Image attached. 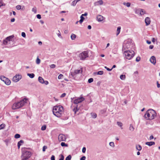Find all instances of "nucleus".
Returning <instances> with one entry per match:
<instances>
[{"instance_id":"nucleus-1","label":"nucleus","mask_w":160,"mask_h":160,"mask_svg":"<svg viewBox=\"0 0 160 160\" xmlns=\"http://www.w3.org/2000/svg\"><path fill=\"white\" fill-rule=\"evenodd\" d=\"M156 115L157 113L155 110L150 109L146 112L144 117L147 120H152L155 118Z\"/></svg>"},{"instance_id":"nucleus-2","label":"nucleus","mask_w":160,"mask_h":160,"mask_svg":"<svg viewBox=\"0 0 160 160\" xmlns=\"http://www.w3.org/2000/svg\"><path fill=\"white\" fill-rule=\"evenodd\" d=\"M52 112L53 114L57 117H60L63 112V108L61 105L56 106L53 107Z\"/></svg>"},{"instance_id":"nucleus-3","label":"nucleus","mask_w":160,"mask_h":160,"mask_svg":"<svg viewBox=\"0 0 160 160\" xmlns=\"http://www.w3.org/2000/svg\"><path fill=\"white\" fill-rule=\"evenodd\" d=\"M28 102V99L24 98L19 102L14 103L12 106V108L13 109H16L21 108L27 103Z\"/></svg>"},{"instance_id":"nucleus-4","label":"nucleus","mask_w":160,"mask_h":160,"mask_svg":"<svg viewBox=\"0 0 160 160\" xmlns=\"http://www.w3.org/2000/svg\"><path fill=\"white\" fill-rule=\"evenodd\" d=\"M125 58L128 60L131 59L134 56V52L133 51H126L124 52Z\"/></svg>"},{"instance_id":"nucleus-5","label":"nucleus","mask_w":160,"mask_h":160,"mask_svg":"<svg viewBox=\"0 0 160 160\" xmlns=\"http://www.w3.org/2000/svg\"><path fill=\"white\" fill-rule=\"evenodd\" d=\"M82 72V69L75 70H74L73 72H70L69 74V77L70 78L75 79L76 76L80 73H81Z\"/></svg>"},{"instance_id":"nucleus-6","label":"nucleus","mask_w":160,"mask_h":160,"mask_svg":"<svg viewBox=\"0 0 160 160\" xmlns=\"http://www.w3.org/2000/svg\"><path fill=\"white\" fill-rule=\"evenodd\" d=\"M78 57L80 60H85L88 57V51H84L83 52L79 54Z\"/></svg>"},{"instance_id":"nucleus-7","label":"nucleus","mask_w":160,"mask_h":160,"mask_svg":"<svg viewBox=\"0 0 160 160\" xmlns=\"http://www.w3.org/2000/svg\"><path fill=\"white\" fill-rule=\"evenodd\" d=\"M0 79L7 85H9L11 83L10 80L8 78H6L4 76H0Z\"/></svg>"},{"instance_id":"nucleus-8","label":"nucleus","mask_w":160,"mask_h":160,"mask_svg":"<svg viewBox=\"0 0 160 160\" xmlns=\"http://www.w3.org/2000/svg\"><path fill=\"white\" fill-rule=\"evenodd\" d=\"M67 139L66 135L62 134H60L58 136V139L59 142L65 141Z\"/></svg>"},{"instance_id":"nucleus-9","label":"nucleus","mask_w":160,"mask_h":160,"mask_svg":"<svg viewBox=\"0 0 160 160\" xmlns=\"http://www.w3.org/2000/svg\"><path fill=\"white\" fill-rule=\"evenodd\" d=\"M22 78V76L20 75H16L12 78V81L14 82H17Z\"/></svg>"},{"instance_id":"nucleus-10","label":"nucleus","mask_w":160,"mask_h":160,"mask_svg":"<svg viewBox=\"0 0 160 160\" xmlns=\"http://www.w3.org/2000/svg\"><path fill=\"white\" fill-rule=\"evenodd\" d=\"M85 99L82 97H81L73 101V103L77 104L79 103H80L84 100Z\"/></svg>"},{"instance_id":"nucleus-11","label":"nucleus","mask_w":160,"mask_h":160,"mask_svg":"<svg viewBox=\"0 0 160 160\" xmlns=\"http://www.w3.org/2000/svg\"><path fill=\"white\" fill-rule=\"evenodd\" d=\"M22 156L27 158L29 157V158L31 156V153L29 151H25L23 152Z\"/></svg>"},{"instance_id":"nucleus-12","label":"nucleus","mask_w":160,"mask_h":160,"mask_svg":"<svg viewBox=\"0 0 160 160\" xmlns=\"http://www.w3.org/2000/svg\"><path fill=\"white\" fill-rule=\"evenodd\" d=\"M150 61L151 63L155 65L156 63V59L155 57L152 56L150 59Z\"/></svg>"},{"instance_id":"nucleus-13","label":"nucleus","mask_w":160,"mask_h":160,"mask_svg":"<svg viewBox=\"0 0 160 160\" xmlns=\"http://www.w3.org/2000/svg\"><path fill=\"white\" fill-rule=\"evenodd\" d=\"M145 22L146 26L149 25L151 22V20L149 18L146 17L145 20Z\"/></svg>"},{"instance_id":"nucleus-14","label":"nucleus","mask_w":160,"mask_h":160,"mask_svg":"<svg viewBox=\"0 0 160 160\" xmlns=\"http://www.w3.org/2000/svg\"><path fill=\"white\" fill-rule=\"evenodd\" d=\"M103 3V1L102 0H99L97 2H95L94 3V5L95 6H99L100 5H102Z\"/></svg>"},{"instance_id":"nucleus-15","label":"nucleus","mask_w":160,"mask_h":160,"mask_svg":"<svg viewBox=\"0 0 160 160\" xmlns=\"http://www.w3.org/2000/svg\"><path fill=\"white\" fill-rule=\"evenodd\" d=\"M130 48V46L129 45V43H125L124 44L123 46V49H125L126 48Z\"/></svg>"},{"instance_id":"nucleus-16","label":"nucleus","mask_w":160,"mask_h":160,"mask_svg":"<svg viewBox=\"0 0 160 160\" xmlns=\"http://www.w3.org/2000/svg\"><path fill=\"white\" fill-rule=\"evenodd\" d=\"M97 19L98 22H101L103 19V17L101 15H99L97 17Z\"/></svg>"},{"instance_id":"nucleus-17","label":"nucleus","mask_w":160,"mask_h":160,"mask_svg":"<svg viewBox=\"0 0 160 160\" xmlns=\"http://www.w3.org/2000/svg\"><path fill=\"white\" fill-rule=\"evenodd\" d=\"M145 144L149 146H151L152 145H154L155 143L153 142H147Z\"/></svg>"},{"instance_id":"nucleus-18","label":"nucleus","mask_w":160,"mask_h":160,"mask_svg":"<svg viewBox=\"0 0 160 160\" xmlns=\"http://www.w3.org/2000/svg\"><path fill=\"white\" fill-rule=\"evenodd\" d=\"M103 71H100L98 72H94V74L95 75H102L103 74Z\"/></svg>"},{"instance_id":"nucleus-19","label":"nucleus","mask_w":160,"mask_h":160,"mask_svg":"<svg viewBox=\"0 0 160 160\" xmlns=\"http://www.w3.org/2000/svg\"><path fill=\"white\" fill-rule=\"evenodd\" d=\"M117 124L119 127H120L121 129H123V128H122L123 124L121 122H120V121L117 122Z\"/></svg>"},{"instance_id":"nucleus-20","label":"nucleus","mask_w":160,"mask_h":160,"mask_svg":"<svg viewBox=\"0 0 160 160\" xmlns=\"http://www.w3.org/2000/svg\"><path fill=\"white\" fill-rule=\"evenodd\" d=\"M38 80L40 83L42 84H43L44 80L42 77H39L38 78Z\"/></svg>"},{"instance_id":"nucleus-21","label":"nucleus","mask_w":160,"mask_h":160,"mask_svg":"<svg viewBox=\"0 0 160 160\" xmlns=\"http://www.w3.org/2000/svg\"><path fill=\"white\" fill-rule=\"evenodd\" d=\"M23 141L22 140H21L18 142V149L20 148V146L21 145V143H23Z\"/></svg>"},{"instance_id":"nucleus-22","label":"nucleus","mask_w":160,"mask_h":160,"mask_svg":"<svg viewBox=\"0 0 160 160\" xmlns=\"http://www.w3.org/2000/svg\"><path fill=\"white\" fill-rule=\"evenodd\" d=\"M121 28L120 27H118L117 30L116 35L118 36L120 33Z\"/></svg>"},{"instance_id":"nucleus-23","label":"nucleus","mask_w":160,"mask_h":160,"mask_svg":"<svg viewBox=\"0 0 160 160\" xmlns=\"http://www.w3.org/2000/svg\"><path fill=\"white\" fill-rule=\"evenodd\" d=\"M91 114L92 117L93 118H95L97 116V114L95 113L92 112L91 113Z\"/></svg>"},{"instance_id":"nucleus-24","label":"nucleus","mask_w":160,"mask_h":160,"mask_svg":"<svg viewBox=\"0 0 160 160\" xmlns=\"http://www.w3.org/2000/svg\"><path fill=\"white\" fill-rule=\"evenodd\" d=\"M27 75L32 78H33L35 76V75L33 73H28Z\"/></svg>"},{"instance_id":"nucleus-25","label":"nucleus","mask_w":160,"mask_h":160,"mask_svg":"<svg viewBox=\"0 0 160 160\" xmlns=\"http://www.w3.org/2000/svg\"><path fill=\"white\" fill-rule=\"evenodd\" d=\"M145 13V11L142 9H140V14L141 15H142Z\"/></svg>"},{"instance_id":"nucleus-26","label":"nucleus","mask_w":160,"mask_h":160,"mask_svg":"<svg viewBox=\"0 0 160 160\" xmlns=\"http://www.w3.org/2000/svg\"><path fill=\"white\" fill-rule=\"evenodd\" d=\"M40 59L38 57L36 61V64H39L40 63Z\"/></svg>"},{"instance_id":"nucleus-27","label":"nucleus","mask_w":160,"mask_h":160,"mask_svg":"<svg viewBox=\"0 0 160 160\" xmlns=\"http://www.w3.org/2000/svg\"><path fill=\"white\" fill-rule=\"evenodd\" d=\"M136 148L138 151H140L142 149V147L140 145H137L136 146Z\"/></svg>"},{"instance_id":"nucleus-28","label":"nucleus","mask_w":160,"mask_h":160,"mask_svg":"<svg viewBox=\"0 0 160 160\" xmlns=\"http://www.w3.org/2000/svg\"><path fill=\"white\" fill-rule=\"evenodd\" d=\"M120 78L122 80H124L126 78V76L125 75H121L120 76Z\"/></svg>"},{"instance_id":"nucleus-29","label":"nucleus","mask_w":160,"mask_h":160,"mask_svg":"<svg viewBox=\"0 0 160 160\" xmlns=\"http://www.w3.org/2000/svg\"><path fill=\"white\" fill-rule=\"evenodd\" d=\"M129 129L131 131H133L134 129V128L132 124H130L129 128Z\"/></svg>"},{"instance_id":"nucleus-30","label":"nucleus","mask_w":160,"mask_h":160,"mask_svg":"<svg viewBox=\"0 0 160 160\" xmlns=\"http://www.w3.org/2000/svg\"><path fill=\"white\" fill-rule=\"evenodd\" d=\"M76 35L75 34H72L71 36V38L72 40H74L76 38Z\"/></svg>"},{"instance_id":"nucleus-31","label":"nucleus","mask_w":160,"mask_h":160,"mask_svg":"<svg viewBox=\"0 0 160 160\" xmlns=\"http://www.w3.org/2000/svg\"><path fill=\"white\" fill-rule=\"evenodd\" d=\"M78 106L77 105L76 106H75L74 108L73 109V112H74L75 113H76V112L78 110Z\"/></svg>"},{"instance_id":"nucleus-32","label":"nucleus","mask_w":160,"mask_h":160,"mask_svg":"<svg viewBox=\"0 0 160 160\" xmlns=\"http://www.w3.org/2000/svg\"><path fill=\"white\" fill-rule=\"evenodd\" d=\"M5 125L4 124H2L0 125V130L2 129L5 127Z\"/></svg>"},{"instance_id":"nucleus-33","label":"nucleus","mask_w":160,"mask_h":160,"mask_svg":"<svg viewBox=\"0 0 160 160\" xmlns=\"http://www.w3.org/2000/svg\"><path fill=\"white\" fill-rule=\"evenodd\" d=\"M61 145L62 147H67L68 146V145L67 144H66L64 142H62L61 143Z\"/></svg>"},{"instance_id":"nucleus-34","label":"nucleus","mask_w":160,"mask_h":160,"mask_svg":"<svg viewBox=\"0 0 160 160\" xmlns=\"http://www.w3.org/2000/svg\"><path fill=\"white\" fill-rule=\"evenodd\" d=\"M140 9H135V13L136 14H138L140 13Z\"/></svg>"},{"instance_id":"nucleus-35","label":"nucleus","mask_w":160,"mask_h":160,"mask_svg":"<svg viewBox=\"0 0 160 160\" xmlns=\"http://www.w3.org/2000/svg\"><path fill=\"white\" fill-rule=\"evenodd\" d=\"M60 158L59 160H63L64 158V157L62 154H60L59 156Z\"/></svg>"},{"instance_id":"nucleus-36","label":"nucleus","mask_w":160,"mask_h":160,"mask_svg":"<svg viewBox=\"0 0 160 160\" xmlns=\"http://www.w3.org/2000/svg\"><path fill=\"white\" fill-rule=\"evenodd\" d=\"M109 145L112 147H114L115 146L114 143L113 142H110L109 143Z\"/></svg>"},{"instance_id":"nucleus-37","label":"nucleus","mask_w":160,"mask_h":160,"mask_svg":"<svg viewBox=\"0 0 160 160\" xmlns=\"http://www.w3.org/2000/svg\"><path fill=\"white\" fill-rule=\"evenodd\" d=\"M71 156L70 155L68 156L66 158L65 160H71Z\"/></svg>"},{"instance_id":"nucleus-38","label":"nucleus","mask_w":160,"mask_h":160,"mask_svg":"<svg viewBox=\"0 0 160 160\" xmlns=\"http://www.w3.org/2000/svg\"><path fill=\"white\" fill-rule=\"evenodd\" d=\"M21 157L22 158V160H27V159H29V157H28L27 158V157H24L22 156Z\"/></svg>"},{"instance_id":"nucleus-39","label":"nucleus","mask_w":160,"mask_h":160,"mask_svg":"<svg viewBox=\"0 0 160 160\" xmlns=\"http://www.w3.org/2000/svg\"><path fill=\"white\" fill-rule=\"evenodd\" d=\"M12 38V36H11L7 37V38H6V39L7 40V41H10Z\"/></svg>"},{"instance_id":"nucleus-40","label":"nucleus","mask_w":160,"mask_h":160,"mask_svg":"<svg viewBox=\"0 0 160 160\" xmlns=\"http://www.w3.org/2000/svg\"><path fill=\"white\" fill-rule=\"evenodd\" d=\"M93 78H90L88 79V83H91L92 82H93Z\"/></svg>"},{"instance_id":"nucleus-41","label":"nucleus","mask_w":160,"mask_h":160,"mask_svg":"<svg viewBox=\"0 0 160 160\" xmlns=\"http://www.w3.org/2000/svg\"><path fill=\"white\" fill-rule=\"evenodd\" d=\"M20 137V134H17L15 135L14 136V137L16 138H19Z\"/></svg>"},{"instance_id":"nucleus-42","label":"nucleus","mask_w":160,"mask_h":160,"mask_svg":"<svg viewBox=\"0 0 160 160\" xmlns=\"http://www.w3.org/2000/svg\"><path fill=\"white\" fill-rule=\"evenodd\" d=\"M77 3V2L76 1V0H74L72 2V5L73 6H75L76 5Z\"/></svg>"},{"instance_id":"nucleus-43","label":"nucleus","mask_w":160,"mask_h":160,"mask_svg":"<svg viewBox=\"0 0 160 160\" xmlns=\"http://www.w3.org/2000/svg\"><path fill=\"white\" fill-rule=\"evenodd\" d=\"M46 126L45 125H44L42 126V127L41 128V130L43 131L45 130L46 129Z\"/></svg>"},{"instance_id":"nucleus-44","label":"nucleus","mask_w":160,"mask_h":160,"mask_svg":"<svg viewBox=\"0 0 160 160\" xmlns=\"http://www.w3.org/2000/svg\"><path fill=\"white\" fill-rule=\"evenodd\" d=\"M32 11L34 12L35 13H36L37 12V9L36 8H32Z\"/></svg>"},{"instance_id":"nucleus-45","label":"nucleus","mask_w":160,"mask_h":160,"mask_svg":"<svg viewBox=\"0 0 160 160\" xmlns=\"http://www.w3.org/2000/svg\"><path fill=\"white\" fill-rule=\"evenodd\" d=\"M16 8L17 10H20L21 9V6L20 5H18L16 6Z\"/></svg>"},{"instance_id":"nucleus-46","label":"nucleus","mask_w":160,"mask_h":160,"mask_svg":"<svg viewBox=\"0 0 160 160\" xmlns=\"http://www.w3.org/2000/svg\"><path fill=\"white\" fill-rule=\"evenodd\" d=\"M7 43H8V41L6 39L3 40V44H4L6 45V44H7Z\"/></svg>"},{"instance_id":"nucleus-47","label":"nucleus","mask_w":160,"mask_h":160,"mask_svg":"<svg viewBox=\"0 0 160 160\" xmlns=\"http://www.w3.org/2000/svg\"><path fill=\"white\" fill-rule=\"evenodd\" d=\"M10 140L9 139H6L4 140V142H6L7 145H8V142H9Z\"/></svg>"},{"instance_id":"nucleus-48","label":"nucleus","mask_w":160,"mask_h":160,"mask_svg":"<svg viewBox=\"0 0 160 160\" xmlns=\"http://www.w3.org/2000/svg\"><path fill=\"white\" fill-rule=\"evenodd\" d=\"M55 67H56V65H55L54 64H51L50 66V68H55Z\"/></svg>"},{"instance_id":"nucleus-49","label":"nucleus","mask_w":160,"mask_h":160,"mask_svg":"<svg viewBox=\"0 0 160 160\" xmlns=\"http://www.w3.org/2000/svg\"><path fill=\"white\" fill-rule=\"evenodd\" d=\"M5 4L3 3L1 0H0V7L2 6H5Z\"/></svg>"},{"instance_id":"nucleus-50","label":"nucleus","mask_w":160,"mask_h":160,"mask_svg":"<svg viewBox=\"0 0 160 160\" xmlns=\"http://www.w3.org/2000/svg\"><path fill=\"white\" fill-rule=\"evenodd\" d=\"M140 59H141L140 57H138L136 58V61L137 62H138L140 60Z\"/></svg>"},{"instance_id":"nucleus-51","label":"nucleus","mask_w":160,"mask_h":160,"mask_svg":"<svg viewBox=\"0 0 160 160\" xmlns=\"http://www.w3.org/2000/svg\"><path fill=\"white\" fill-rule=\"evenodd\" d=\"M63 76V75H62V74H60V75H59L58 78V79H61L62 78Z\"/></svg>"},{"instance_id":"nucleus-52","label":"nucleus","mask_w":160,"mask_h":160,"mask_svg":"<svg viewBox=\"0 0 160 160\" xmlns=\"http://www.w3.org/2000/svg\"><path fill=\"white\" fill-rule=\"evenodd\" d=\"M58 33H57V35L60 38H62V37H61V33H60V31L59 30H58Z\"/></svg>"},{"instance_id":"nucleus-53","label":"nucleus","mask_w":160,"mask_h":160,"mask_svg":"<svg viewBox=\"0 0 160 160\" xmlns=\"http://www.w3.org/2000/svg\"><path fill=\"white\" fill-rule=\"evenodd\" d=\"M47 147L46 146H44L43 147V148H42V151L43 152H44L46 150V149H47Z\"/></svg>"},{"instance_id":"nucleus-54","label":"nucleus","mask_w":160,"mask_h":160,"mask_svg":"<svg viewBox=\"0 0 160 160\" xmlns=\"http://www.w3.org/2000/svg\"><path fill=\"white\" fill-rule=\"evenodd\" d=\"M21 35L22 37L24 38L26 37V34L24 32H22L21 33Z\"/></svg>"},{"instance_id":"nucleus-55","label":"nucleus","mask_w":160,"mask_h":160,"mask_svg":"<svg viewBox=\"0 0 160 160\" xmlns=\"http://www.w3.org/2000/svg\"><path fill=\"white\" fill-rule=\"evenodd\" d=\"M36 16L37 18L39 19H40L41 18V17L40 14H38Z\"/></svg>"},{"instance_id":"nucleus-56","label":"nucleus","mask_w":160,"mask_h":160,"mask_svg":"<svg viewBox=\"0 0 160 160\" xmlns=\"http://www.w3.org/2000/svg\"><path fill=\"white\" fill-rule=\"evenodd\" d=\"M104 68H106L108 71H110L112 70V69H110L108 68H107L106 66H105Z\"/></svg>"},{"instance_id":"nucleus-57","label":"nucleus","mask_w":160,"mask_h":160,"mask_svg":"<svg viewBox=\"0 0 160 160\" xmlns=\"http://www.w3.org/2000/svg\"><path fill=\"white\" fill-rule=\"evenodd\" d=\"M130 5H131V3H130V2H127L126 3V6L128 7H130Z\"/></svg>"},{"instance_id":"nucleus-58","label":"nucleus","mask_w":160,"mask_h":160,"mask_svg":"<svg viewBox=\"0 0 160 160\" xmlns=\"http://www.w3.org/2000/svg\"><path fill=\"white\" fill-rule=\"evenodd\" d=\"M66 94L65 93H62L61 96H60V97L61 98H63L64 97H65V96H66Z\"/></svg>"},{"instance_id":"nucleus-59","label":"nucleus","mask_w":160,"mask_h":160,"mask_svg":"<svg viewBox=\"0 0 160 160\" xmlns=\"http://www.w3.org/2000/svg\"><path fill=\"white\" fill-rule=\"evenodd\" d=\"M86 148L85 147L83 148L82 149V152L83 153H85L86 152Z\"/></svg>"},{"instance_id":"nucleus-60","label":"nucleus","mask_w":160,"mask_h":160,"mask_svg":"<svg viewBox=\"0 0 160 160\" xmlns=\"http://www.w3.org/2000/svg\"><path fill=\"white\" fill-rule=\"evenodd\" d=\"M48 82L47 81H44L43 82V84H45V85H48Z\"/></svg>"},{"instance_id":"nucleus-61","label":"nucleus","mask_w":160,"mask_h":160,"mask_svg":"<svg viewBox=\"0 0 160 160\" xmlns=\"http://www.w3.org/2000/svg\"><path fill=\"white\" fill-rule=\"evenodd\" d=\"M86 159V157L84 156L82 157L80 159V160H85Z\"/></svg>"},{"instance_id":"nucleus-62","label":"nucleus","mask_w":160,"mask_h":160,"mask_svg":"<svg viewBox=\"0 0 160 160\" xmlns=\"http://www.w3.org/2000/svg\"><path fill=\"white\" fill-rule=\"evenodd\" d=\"M51 160H55V157L54 155H52L51 157Z\"/></svg>"},{"instance_id":"nucleus-63","label":"nucleus","mask_w":160,"mask_h":160,"mask_svg":"<svg viewBox=\"0 0 160 160\" xmlns=\"http://www.w3.org/2000/svg\"><path fill=\"white\" fill-rule=\"evenodd\" d=\"M80 18L81 19H82L83 20L84 19V18L83 16V15H81V16H80Z\"/></svg>"},{"instance_id":"nucleus-64","label":"nucleus","mask_w":160,"mask_h":160,"mask_svg":"<svg viewBox=\"0 0 160 160\" xmlns=\"http://www.w3.org/2000/svg\"><path fill=\"white\" fill-rule=\"evenodd\" d=\"M157 87L158 88L160 87V84L158 82H157Z\"/></svg>"}]
</instances>
